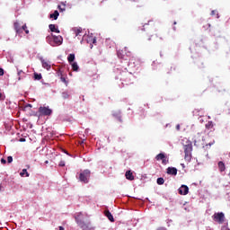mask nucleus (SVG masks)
<instances>
[{"label":"nucleus","mask_w":230,"mask_h":230,"mask_svg":"<svg viewBox=\"0 0 230 230\" xmlns=\"http://www.w3.org/2000/svg\"><path fill=\"white\" fill-rule=\"evenodd\" d=\"M46 41L48 42V44H49L53 48H55V46L62 45L64 39L60 35L55 36V35L51 34L50 36H47Z\"/></svg>","instance_id":"nucleus-1"},{"label":"nucleus","mask_w":230,"mask_h":230,"mask_svg":"<svg viewBox=\"0 0 230 230\" xmlns=\"http://www.w3.org/2000/svg\"><path fill=\"white\" fill-rule=\"evenodd\" d=\"M183 150H184V160L187 163H190V161H191V152H193V145L191 143H189L187 145H185L183 146Z\"/></svg>","instance_id":"nucleus-2"},{"label":"nucleus","mask_w":230,"mask_h":230,"mask_svg":"<svg viewBox=\"0 0 230 230\" xmlns=\"http://www.w3.org/2000/svg\"><path fill=\"white\" fill-rule=\"evenodd\" d=\"M82 217V213H79L77 217L75 218L76 223L78 224L79 227L84 230H91L93 229V226L91 225V222L85 223L82 220H80V217Z\"/></svg>","instance_id":"nucleus-3"},{"label":"nucleus","mask_w":230,"mask_h":230,"mask_svg":"<svg viewBox=\"0 0 230 230\" xmlns=\"http://www.w3.org/2000/svg\"><path fill=\"white\" fill-rule=\"evenodd\" d=\"M89 179H91V171L89 169H85L79 173V181H81V182L87 184V182H89Z\"/></svg>","instance_id":"nucleus-4"},{"label":"nucleus","mask_w":230,"mask_h":230,"mask_svg":"<svg viewBox=\"0 0 230 230\" xmlns=\"http://www.w3.org/2000/svg\"><path fill=\"white\" fill-rule=\"evenodd\" d=\"M38 112L40 116H51L53 114V110L49 109V106H40Z\"/></svg>","instance_id":"nucleus-5"},{"label":"nucleus","mask_w":230,"mask_h":230,"mask_svg":"<svg viewBox=\"0 0 230 230\" xmlns=\"http://www.w3.org/2000/svg\"><path fill=\"white\" fill-rule=\"evenodd\" d=\"M212 218L214 222H217V224H224V220H226V216L224 215V212H218L215 213L212 216Z\"/></svg>","instance_id":"nucleus-6"},{"label":"nucleus","mask_w":230,"mask_h":230,"mask_svg":"<svg viewBox=\"0 0 230 230\" xmlns=\"http://www.w3.org/2000/svg\"><path fill=\"white\" fill-rule=\"evenodd\" d=\"M156 161H162V164L166 165L170 163L168 156L164 153H160L155 156Z\"/></svg>","instance_id":"nucleus-7"},{"label":"nucleus","mask_w":230,"mask_h":230,"mask_svg":"<svg viewBox=\"0 0 230 230\" xmlns=\"http://www.w3.org/2000/svg\"><path fill=\"white\" fill-rule=\"evenodd\" d=\"M178 191L180 195H188L190 193V188L187 185H181Z\"/></svg>","instance_id":"nucleus-8"},{"label":"nucleus","mask_w":230,"mask_h":230,"mask_svg":"<svg viewBox=\"0 0 230 230\" xmlns=\"http://www.w3.org/2000/svg\"><path fill=\"white\" fill-rule=\"evenodd\" d=\"M13 28L18 35H20V33H22V26H21V23H19V22H15L13 23Z\"/></svg>","instance_id":"nucleus-9"},{"label":"nucleus","mask_w":230,"mask_h":230,"mask_svg":"<svg viewBox=\"0 0 230 230\" xmlns=\"http://www.w3.org/2000/svg\"><path fill=\"white\" fill-rule=\"evenodd\" d=\"M40 62H41L42 67H44V69H47L48 71H49V69H51V65H49V63H48V61L44 60L43 58H40Z\"/></svg>","instance_id":"nucleus-10"},{"label":"nucleus","mask_w":230,"mask_h":230,"mask_svg":"<svg viewBox=\"0 0 230 230\" xmlns=\"http://www.w3.org/2000/svg\"><path fill=\"white\" fill-rule=\"evenodd\" d=\"M168 175H177V168L175 167H168L167 168Z\"/></svg>","instance_id":"nucleus-11"},{"label":"nucleus","mask_w":230,"mask_h":230,"mask_svg":"<svg viewBox=\"0 0 230 230\" xmlns=\"http://www.w3.org/2000/svg\"><path fill=\"white\" fill-rule=\"evenodd\" d=\"M49 28L50 31H52L54 33H60V30H58V28H57V25H55V24H49Z\"/></svg>","instance_id":"nucleus-12"},{"label":"nucleus","mask_w":230,"mask_h":230,"mask_svg":"<svg viewBox=\"0 0 230 230\" xmlns=\"http://www.w3.org/2000/svg\"><path fill=\"white\" fill-rule=\"evenodd\" d=\"M125 177L128 181H134V174L132 173V171H127Z\"/></svg>","instance_id":"nucleus-13"},{"label":"nucleus","mask_w":230,"mask_h":230,"mask_svg":"<svg viewBox=\"0 0 230 230\" xmlns=\"http://www.w3.org/2000/svg\"><path fill=\"white\" fill-rule=\"evenodd\" d=\"M105 217L110 220V222H114V217H112V214L109 210L104 211Z\"/></svg>","instance_id":"nucleus-14"},{"label":"nucleus","mask_w":230,"mask_h":230,"mask_svg":"<svg viewBox=\"0 0 230 230\" xmlns=\"http://www.w3.org/2000/svg\"><path fill=\"white\" fill-rule=\"evenodd\" d=\"M219 172H226V164L224 162L220 161L217 164Z\"/></svg>","instance_id":"nucleus-15"},{"label":"nucleus","mask_w":230,"mask_h":230,"mask_svg":"<svg viewBox=\"0 0 230 230\" xmlns=\"http://www.w3.org/2000/svg\"><path fill=\"white\" fill-rule=\"evenodd\" d=\"M58 15H60V13L56 10L53 13L49 14V19H54V21H57V19H58Z\"/></svg>","instance_id":"nucleus-16"},{"label":"nucleus","mask_w":230,"mask_h":230,"mask_svg":"<svg viewBox=\"0 0 230 230\" xmlns=\"http://www.w3.org/2000/svg\"><path fill=\"white\" fill-rule=\"evenodd\" d=\"M206 128H208V130H211V128H214L215 124H213V121L209 120L206 125H205Z\"/></svg>","instance_id":"nucleus-17"},{"label":"nucleus","mask_w":230,"mask_h":230,"mask_svg":"<svg viewBox=\"0 0 230 230\" xmlns=\"http://www.w3.org/2000/svg\"><path fill=\"white\" fill-rule=\"evenodd\" d=\"M21 177H30V173L28 172L27 169H22V171L20 172Z\"/></svg>","instance_id":"nucleus-18"},{"label":"nucleus","mask_w":230,"mask_h":230,"mask_svg":"<svg viewBox=\"0 0 230 230\" xmlns=\"http://www.w3.org/2000/svg\"><path fill=\"white\" fill-rule=\"evenodd\" d=\"M67 60H68L69 64H71L72 62H75V54L68 55Z\"/></svg>","instance_id":"nucleus-19"},{"label":"nucleus","mask_w":230,"mask_h":230,"mask_svg":"<svg viewBox=\"0 0 230 230\" xmlns=\"http://www.w3.org/2000/svg\"><path fill=\"white\" fill-rule=\"evenodd\" d=\"M22 31H25L26 35L30 33V31L28 30V26H26V23L22 26Z\"/></svg>","instance_id":"nucleus-20"},{"label":"nucleus","mask_w":230,"mask_h":230,"mask_svg":"<svg viewBox=\"0 0 230 230\" xmlns=\"http://www.w3.org/2000/svg\"><path fill=\"white\" fill-rule=\"evenodd\" d=\"M72 69H73V71H78V69H79L78 63L74 62L72 64Z\"/></svg>","instance_id":"nucleus-21"},{"label":"nucleus","mask_w":230,"mask_h":230,"mask_svg":"<svg viewBox=\"0 0 230 230\" xmlns=\"http://www.w3.org/2000/svg\"><path fill=\"white\" fill-rule=\"evenodd\" d=\"M61 96L63 100H67L69 98V93L67 92H63Z\"/></svg>","instance_id":"nucleus-22"},{"label":"nucleus","mask_w":230,"mask_h":230,"mask_svg":"<svg viewBox=\"0 0 230 230\" xmlns=\"http://www.w3.org/2000/svg\"><path fill=\"white\" fill-rule=\"evenodd\" d=\"M34 80H42V75L34 73Z\"/></svg>","instance_id":"nucleus-23"},{"label":"nucleus","mask_w":230,"mask_h":230,"mask_svg":"<svg viewBox=\"0 0 230 230\" xmlns=\"http://www.w3.org/2000/svg\"><path fill=\"white\" fill-rule=\"evenodd\" d=\"M60 80L63 82V84H65V85H67L68 82L66 76L61 75Z\"/></svg>","instance_id":"nucleus-24"},{"label":"nucleus","mask_w":230,"mask_h":230,"mask_svg":"<svg viewBox=\"0 0 230 230\" xmlns=\"http://www.w3.org/2000/svg\"><path fill=\"white\" fill-rule=\"evenodd\" d=\"M156 182L159 185H163V184H164V178H158Z\"/></svg>","instance_id":"nucleus-25"},{"label":"nucleus","mask_w":230,"mask_h":230,"mask_svg":"<svg viewBox=\"0 0 230 230\" xmlns=\"http://www.w3.org/2000/svg\"><path fill=\"white\" fill-rule=\"evenodd\" d=\"M117 55H118L119 58H121V59L125 58V55H123V52H121V51H118Z\"/></svg>","instance_id":"nucleus-26"},{"label":"nucleus","mask_w":230,"mask_h":230,"mask_svg":"<svg viewBox=\"0 0 230 230\" xmlns=\"http://www.w3.org/2000/svg\"><path fill=\"white\" fill-rule=\"evenodd\" d=\"M81 33H82V29L81 28L75 30V36L76 37H78V35H80Z\"/></svg>","instance_id":"nucleus-27"},{"label":"nucleus","mask_w":230,"mask_h":230,"mask_svg":"<svg viewBox=\"0 0 230 230\" xmlns=\"http://www.w3.org/2000/svg\"><path fill=\"white\" fill-rule=\"evenodd\" d=\"M57 75H58L59 78H61L62 76H64V74L62 73V70H58Z\"/></svg>","instance_id":"nucleus-28"},{"label":"nucleus","mask_w":230,"mask_h":230,"mask_svg":"<svg viewBox=\"0 0 230 230\" xmlns=\"http://www.w3.org/2000/svg\"><path fill=\"white\" fill-rule=\"evenodd\" d=\"M24 74V72L22 70H19L18 71V80H21V75Z\"/></svg>","instance_id":"nucleus-29"},{"label":"nucleus","mask_w":230,"mask_h":230,"mask_svg":"<svg viewBox=\"0 0 230 230\" xmlns=\"http://www.w3.org/2000/svg\"><path fill=\"white\" fill-rule=\"evenodd\" d=\"M13 157H12V156H8L7 157V163H13Z\"/></svg>","instance_id":"nucleus-30"},{"label":"nucleus","mask_w":230,"mask_h":230,"mask_svg":"<svg viewBox=\"0 0 230 230\" xmlns=\"http://www.w3.org/2000/svg\"><path fill=\"white\" fill-rule=\"evenodd\" d=\"M4 75V70L3 68H0V76H3Z\"/></svg>","instance_id":"nucleus-31"},{"label":"nucleus","mask_w":230,"mask_h":230,"mask_svg":"<svg viewBox=\"0 0 230 230\" xmlns=\"http://www.w3.org/2000/svg\"><path fill=\"white\" fill-rule=\"evenodd\" d=\"M221 230H230L226 226H222Z\"/></svg>","instance_id":"nucleus-32"},{"label":"nucleus","mask_w":230,"mask_h":230,"mask_svg":"<svg viewBox=\"0 0 230 230\" xmlns=\"http://www.w3.org/2000/svg\"><path fill=\"white\" fill-rule=\"evenodd\" d=\"M59 166H66V163L63 162V161H61V162L59 163Z\"/></svg>","instance_id":"nucleus-33"},{"label":"nucleus","mask_w":230,"mask_h":230,"mask_svg":"<svg viewBox=\"0 0 230 230\" xmlns=\"http://www.w3.org/2000/svg\"><path fill=\"white\" fill-rule=\"evenodd\" d=\"M1 163L2 164H6V161L4 158L1 159Z\"/></svg>","instance_id":"nucleus-34"},{"label":"nucleus","mask_w":230,"mask_h":230,"mask_svg":"<svg viewBox=\"0 0 230 230\" xmlns=\"http://www.w3.org/2000/svg\"><path fill=\"white\" fill-rule=\"evenodd\" d=\"M211 15H217V11L213 10V11L211 12Z\"/></svg>","instance_id":"nucleus-35"},{"label":"nucleus","mask_w":230,"mask_h":230,"mask_svg":"<svg viewBox=\"0 0 230 230\" xmlns=\"http://www.w3.org/2000/svg\"><path fill=\"white\" fill-rule=\"evenodd\" d=\"M156 230H166V228L165 227H159Z\"/></svg>","instance_id":"nucleus-36"},{"label":"nucleus","mask_w":230,"mask_h":230,"mask_svg":"<svg viewBox=\"0 0 230 230\" xmlns=\"http://www.w3.org/2000/svg\"><path fill=\"white\" fill-rule=\"evenodd\" d=\"M197 141H200V139L195 138L194 143H197Z\"/></svg>","instance_id":"nucleus-37"},{"label":"nucleus","mask_w":230,"mask_h":230,"mask_svg":"<svg viewBox=\"0 0 230 230\" xmlns=\"http://www.w3.org/2000/svg\"><path fill=\"white\" fill-rule=\"evenodd\" d=\"M176 128L179 130L181 128V126L177 125Z\"/></svg>","instance_id":"nucleus-38"},{"label":"nucleus","mask_w":230,"mask_h":230,"mask_svg":"<svg viewBox=\"0 0 230 230\" xmlns=\"http://www.w3.org/2000/svg\"><path fill=\"white\" fill-rule=\"evenodd\" d=\"M59 230H64V227L63 226H59Z\"/></svg>","instance_id":"nucleus-39"},{"label":"nucleus","mask_w":230,"mask_h":230,"mask_svg":"<svg viewBox=\"0 0 230 230\" xmlns=\"http://www.w3.org/2000/svg\"><path fill=\"white\" fill-rule=\"evenodd\" d=\"M58 8H59V10H60L61 12H64V9H61L60 6H58Z\"/></svg>","instance_id":"nucleus-40"},{"label":"nucleus","mask_w":230,"mask_h":230,"mask_svg":"<svg viewBox=\"0 0 230 230\" xmlns=\"http://www.w3.org/2000/svg\"><path fill=\"white\" fill-rule=\"evenodd\" d=\"M20 141H22H22H26V140H25L24 138H21V139H20Z\"/></svg>","instance_id":"nucleus-41"},{"label":"nucleus","mask_w":230,"mask_h":230,"mask_svg":"<svg viewBox=\"0 0 230 230\" xmlns=\"http://www.w3.org/2000/svg\"><path fill=\"white\" fill-rule=\"evenodd\" d=\"M173 24H177V22H174Z\"/></svg>","instance_id":"nucleus-42"},{"label":"nucleus","mask_w":230,"mask_h":230,"mask_svg":"<svg viewBox=\"0 0 230 230\" xmlns=\"http://www.w3.org/2000/svg\"><path fill=\"white\" fill-rule=\"evenodd\" d=\"M148 40H152V39H151V38H149V39H148Z\"/></svg>","instance_id":"nucleus-43"},{"label":"nucleus","mask_w":230,"mask_h":230,"mask_svg":"<svg viewBox=\"0 0 230 230\" xmlns=\"http://www.w3.org/2000/svg\"><path fill=\"white\" fill-rule=\"evenodd\" d=\"M27 168H30V165H27Z\"/></svg>","instance_id":"nucleus-44"},{"label":"nucleus","mask_w":230,"mask_h":230,"mask_svg":"<svg viewBox=\"0 0 230 230\" xmlns=\"http://www.w3.org/2000/svg\"><path fill=\"white\" fill-rule=\"evenodd\" d=\"M173 30H175V27H173Z\"/></svg>","instance_id":"nucleus-45"}]
</instances>
